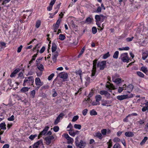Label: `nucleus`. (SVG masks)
<instances>
[{
	"instance_id": "1",
	"label": "nucleus",
	"mask_w": 148,
	"mask_h": 148,
	"mask_svg": "<svg viewBox=\"0 0 148 148\" xmlns=\"http://www.w3.org/2000/svg\"><path fill=\"white\" fill-rule=\"evenodd\" d=\"M79 139L78 137H77L75 138V145L77 147L79 148H84L86 146V142L82 140H81L79 142Z\"/></svg>"
},
{
	"instance_id": "2",
	"label": "nucleus",
	"mask_w": 148,
	"mask_h": 148,
	"mask_svg": "<svg viewBox=\"0 0 148 148\" xmlns=\"http://www.w3.org/2000/svg\"><path fill=\"white\" fill-rule=\"evenodd\" d=\"M34 79L33 76H31L28 77H25L23 81V86H26V84L27 83L31 84H32L34 82Z\"/></svg>"
},
{
	"instance_id": "3",
	"label": "nucleus",
	"mask_w": 148,
	"mask_h": 148,
	"mask_svg": "<svg viewBox=\"0 0 148 148\" xmlns=\"http://www.w3.org/2000/svg\"><path fill=\"white\" fill-rule=\"evenodd\" d=\"M119 59H121L122 61L123 62H128L129 59L128 57L127 53H125L121 54Z\"/></svg>"
},
{
	"instance_id": "4",
	"label": "nucleus",
	"mask_w": 148,
	"mask_h": 148,
	"mask_svg": "<svg viewBox=\"0 0 148 148\" xmlns=\"http://www.w3.org/2000/svg\"><path fill=\"white\" fill-rule=\"evenodd\" d=\"M107 17L102 14L99 15H96L95 16V18L96 20V23H99V22H103L104 21V19L107 18Z\"/></svg>"
},
{
	"instance_id": "5",
	"label": "nucleus",
	"mask_w": 148,
	"mask_h": 148,
	"mask_svg": "<svg viewBox=\"0 0 148 148\" xmlns=\"http://www.w3.org/2000/svg\"><path fill=\"white\" fill-rule=\"evenodd\" d=\"M97 59H95L93 61V67L92 69V74L91 75V76L92 77L95 75V73L96 72V64L97 63Z\"/></svg>"
},
{
	"instance_id": "6",
	"label": "nucleus",
	"mask_w": 148,
	"mask_h": 148,
	"mask_svg": "<svg viewBox=\"0 0 148 148\" xmlns=\"http://www.w3.org/2000/svg\"><path fill=\"white\" fill-rule=\"evenodd\" d=\"M49 128V127L48 126H45L43 130L40 133L38 136V138H39L42 135H46Z\"/></svg>"
},
{
	"instance_id": "7",
	"label": "nucleus",
	"mask_w": 148,
	"mask_h": 148,
	"mask_svg": "<svg viewBox=\"0 0 148 148\" xmlns=\"http://www.w3.org/2000/svg\"><path fill=\"white\" fill-rule=\"evenodd\" d=\"M54 137L53 136H49L46 137L45 140L46 141V143L47 145H49L51 143V140L53 139Z\"/></svg>"
},
{
	"instance_id": "8",
	"label": "nucleus",
	"mask_w": 148,
	"mask_h": 148,
	"mask_svg": "<svg viewBox=\"0 0 148 148\" xmlns=\"http://www.w3.org/2000/svg\"><path fill=\"white\" fill-rule=\"evenodd\" d=\"M58 76L60 77V78L63 79V81L64 82L65 81V79H66L68 77V75L67 73L62 72L59 73L58 74Z\"/></svg>"
},
{
	"instance_id": "9",
	"label": "nucleus",
	"mask_w": 148,
	"mask_h": 148,
	"mask_svg": "<svg viewBox=\"0 0 148 148\" xmlns=\"http://www.w3.org/2000/svg\"><path fill=\"white\" fill-rule=\"evenodd\" d=\"M128 98V95H119L116 97V98L120 101L126 99Z\"/></svg>"
},
{
	"instance_id": "10",
	"label": "nucleus",
	"mask_w": 148,
	"mask_h": 148,
	"mask_svg": "<svg viewBox=\"0 0 148 148\" xmlns=\"http://www.w3.org/2000/svg\"><path fill=\"white\" fill-rule=\"evenodd\" d=\"M100 70H103L105 68L106 64V61H103L100 62Z\"/></svg>"
},
{
	"instance_id": "11",
	"label": "nucleus",
	"mask_w": 148,
	"mask_h": 148,
	"mask_svg": "<svg viewBox=\"0 0 148 148\" xmlns=\"http://www.w3.org/2000/svg\"><path fill=\"white\" fill-rule=\"evenodd\" d=\"M35 81L36 86H41L43 84V83L41 82L40 79L38 77L36 78Z\"/></svg>"
},
{
	"instance_id": "12",
	"label": "nucleus",
	"mask_w": 148,
	"mask_h": 148,
	"mask_svg": "<svg viewBox=\"0 0 148 148\" xmlns=\"http://www.w3.org/2000/svg\"><path fill=\"white\" fill-rule=\"evenodd\" d=\"M111 101L109 100H106L103 101H102L101 105L103 106H111V105H108V104L111 103Z\"/></svg>"
},
{
	"instance_id": "13",
	"label": "nucleus",
	"mask_w": 148,
	"mask_h": 148,
	"mask_svg": "<svg viewBox=\"0 0 148 148\" xmlns=\"http://www.w3.org/2000/svg\"><path fill=\"white\" fill-rule=\"evenodd\" d=\"M42 141L41 140H39L37 142L35 143L33 145V148H38L39 145L42 144Z\"/></svg>"
},
{
	"instance_id": "14",
	"label": "nucleus",
	"mask_w": 148,
	"mask_h": 148,
	"mask_svg": "<svg viewBox=\"0 0 148 148\" xmlns=\"http://www.w3.org/2000/svg\"><path fill=\"white\" fill-rule=\"evenodd\" d=\"M53 56H52V60L54 62H56L57 60V58L58 56V53L57 51L54 53L53 54Z\"/></svg>"
},
{
	"instance_id": "15",
	"label": "nucleus",
	"mask_w": 148,
	"mask_h": 148,
	"mask_svg": "<svg viewBox=\"0 0 148 148\" xmlns=\"http://www.w3.org/2000/svg\"><path fill=\"white\" fill-rule=\"evenodd\" d=\"M148 56V51H146L145 52H143L142 53V58L143 60H145Z\"/></svg>"
},
{
	"instance_id": "16",
	"label": "nucleus",
	"mask_w": 148,
	"mask_h": 148,
	"mask_svg": "<svg viewBox=\"0 0 148 148\" xmlns=\"http://www.w3.org/2000/svg\"><path fill=\"white\" fill-rule=\"evenodd\" d=\"M134 86L132 84H129L127 86V88L129 90L127 92L130 93L132 91L134 88Z\"/></svg>"
},
{
	"instance_id": "17",
	"label": "nucleus",
	"mask_w": 148,
	"mask_h": 148,
	"mask_svg": "<svg viewBox=\"0 0 148 148\" xmlns=\"http://www.w3.org/2000/svg\"><path fill=\"white\" fill-rule=\"evenodd\" d=\"M125 134L126 136L128 137H132L134 136L133 133L131 132H126Z\"/></svg>"
},
{
	"instance_id": "18",
	"label": "nucleus",
	"mask_w": 148,
	"mask_h": 148,
	"mask_svg": "<svg viewBox=\"0 0 148 148\" xmlns=\"http://www.w3.org/2000/svg\"><path fill=\"white\" fill-rule=\"evenodd\" d=\"M30 88H28L26 87H23L20 90V91L23 93H25L29 90V89H30Z\"/></svg>"
},
{
	"instance_id": "19",
	"label": "nucleus",
	"mask_w": 148,
	"mask_h": 148,
	"mask_svg": "<svg viewBox=\"0 0 148 148\" xmlns=\"http://www.w3.org/2000/svg\"><path fill=\"white\" fill-rule=\"evenodd\" d=\"M57 49V45L54 42L52 43L51 51L52 53L54 52Z\"/></svg>"
},
{
	"instance_id": "20",
	"label": "nucleus",
	"mask_w": 148,
	"mask_h": 148,
	"mask_svg": "<svg viewBox=\"0 0 148 148\" xmlns=\"http://www.w3.org/2000/svg\"><path fill=\"white\" fill-rule=\"evenodd\" d=\"M95 136L97 138H99V139L101 140L103 137L101 133L100 132H97L95 134Z\"/></svg>"
},
{
	"instance_id": "21",
	"label": "nucleus",
	"mask_w": 148,
	"mask_h": 148,
	"mask_svg": "<svg viewBox=\"0 0 148 148\" xmlns=\"http://www.w3.org/2000/svg\"><path fill=\"white\" fill-rule=\"evenodd\" d=\"M112 80L113 82L116 83L117 84H120L121 82V79L119 78L116 79L114 80L112 78Z\"/></svg>"
},
{
	"instance_id": "22",
	"label": "nucleus",
	"mask_w": 148,
	"mask_h": 148,
	"mask_svg": "<svg viewBox=\"0 0 148 148\" xmlns=\"http://www.w3.org/2000/svg\"><path fill=\"white\" fill-rule=\"evenodd\" d=\"M141 70L143 72L146 74H147V73L148 72V70L147 67L144 66L142 67L141 68Z\"/></svg>"
},
{
	"instance_id": "23",
	"label": "nucleus",
	"mask_w": 148,
	"mask_h": 148,
	"mask_svg": "<svg viewBox=\"0 0 148 148\" xmlns=\"http://www.w3.org/2000/svg\"><path fill=\"white\" fill-rule=\"evenodd\" d=\"M36 66L40 71H42L44 70V67L42 64H40V65H37Z\"/></svg>"
},
{
	"instance_id": "24",
	"label": "nucleus",
	"mask_w": 148,
	"mask_h": 148,
	"mask_svg": "<svg viewBox=\"0 0 148 148\" xmlns=\"http://www.w3.org/2000/svg\"><path fill=\"white\" fill-rule=\"evenodd\" d=\"M95 98L96 101L99 103H100L99 101L101 99L102 97L100 95H98L96 96Z\"/></svg>"
},
{
	"instance_id": "25",
	"label": "nucleus",
	"mask_w": 148,
	"mask_h": 148,
	"mask_svg": "<svg viewBox=\"0 0 148 148\" xmlns=\"http://www.w3.org/2000/svg\"><path fill=\"white\" fill-rule=\"evenodd\" d=\"M148 137L147 136L145 137L143 139L140 143V145L141 146L145 144V142L146 141Z\"/></svg>"
},
{
	"instance_id": "26",
	"label": "nucleus",
	"mask_w": 148,
	"mask_h": 148,
	"mask_svg": "<svg viewBox=\"0 0 148 148\" xmlns=\"http://www.w3.org/2000/svg\"><path fill=\"white\" fill-rule=\"evenodd\" d=\"M92 22V20L90 18L87 17L84 22L85 23H87L88 24H90Z\"/></svg>"
},
{
	"instance_id": "27",
	"label": "nucleus",
	"mask_w": 148,
	"mask_h": 148,
	"mask_svg": "<svg viewBox=\"0 0 148 148\" xmlns=\"http://www.w3.org/2000/svg\"><path fill=\"white\" fill-rule=\"evenodd\" d=\"M5 126L6 125L4 122L1 123L0 124V127L1 129L5 130L6 129Z\"/></svg>"
},
{
	"instance_id": "28",
	"label": "nucleus",
	"mask_w": 148,
	"mask_h": 148,
	"mask_svg": "<svg viewBox=\"0 0 148 148\" xmlns=\"http://www.w3.org/2000/svg\"><path fill=\"white\" fill-rule=\"evenodd\" d=\"M90 113L91 115H96L97 114V112L94 109L90 110Z\"/></svg>"
},
{
	"instance_id": "29",
	"label": "nucleus",
	"mask_w": 148,
	"mask_h": 148,
	"mask_svg": "<svg viewBox=\"0 0 148 148\" xmlns=\"http://www.w3.org/2000/svg\"><path fill=\"white\" fill-rule=\"evenodd\" d=\"M107 130L106 129H104L101 130V134L103 135V136H105L107 134Z\"/></svg>"
},
{
	"instance_id": "30",
	"label": "nucleus",
	"mask_w": 148,
	"mask_h": 148,
	"mask_svg": "<svg viewBox=\"0 0 148 148\" xmlns=\"http://www.w3.org/2000/svg\"><path fill=\"white\" fill-rule=\"evenodd\" d=\"M36 94V91L35 90H33L30 91V96L32 98H34L35 97V95Z\"/></svg>"
},
{
	"instance_id": "31",
	"label": "nucleus",
	"mask_w": 148,
	"mask_h": 148,
	"mask_svg": "<svg viewBox=\"0 0 148 148\" xmlns=\"http://www.w3.org/2000/svg\"><path fill=\"white\" fill-rule=\"evenodd\" d=\"M76 73L77 75H79L80 77V79H82V71L81 70H79L76 71Z\"/></svg>"
},
{
	"instance_id": "32",
	"label": "nucleus",
	"mask_w": 148,
	"mask_h": 148,
	"mask_svg": "<svg viewBox=\"0 0 148 148\" xmlns=\"http://www.w3.org/2000/svg\"><path fill=\"white\" fill-rule=\"evenodd\" d=\"M119 52L118 51H116L115 52L113 56V58L115 59H117L118 57Z\"/></svg>"
},
{
	"instance_id": "33",
	"label": "nucleus",
	"mask_w": 148,
	"mask_h": 148,
	"mask_svg": "<svg viewBox=\"0 0 148 148\" xmlns=\"http://www.w3.org/2000/svg\"><path fill=\"white\" fill-rule=\"evenodd\" d=\"M69 131V134L72 136H75L74 131H73L72 130H68Z\"/></svg>"
},
{
	"instance_id": "34",
	"label": "nucleus",
	"mask_w": 148,
	"mask_h": 148,
	"mask_svg": "<svg viewBox=\"0 0 148 148\" xmlns=\"http://www.w3.org/2000/svg\"><path fill=\"white\" fill-rule=\"evenodd\" d=\"M65 38V36L62 34H60L59 36V39L61 40H64Z\"/></svg>"
},
{
	"instance_id": "35",
	"label": "nucleus",
	"mask_w": 148,
	"mask_h": 148,
	"mask_svg": "<svg viewBox=\"0 0 148 148\" xmlns=\"http://www.w3.org/2000/svg\"><path fill=\"white\" fill-rule=\"evenodd\" d=\"M110 56L109 52H108L104 54L103 56V58L104 59H106L109 57Z\"/></svg>"
},
{
	"instance_id": "36",
	"label": "nucleus",
	"mask_w": 148,
	"mask_h": 148,
	"mask_svg": "<svg viewBox=\"0 0 148 148\" xmlns=\"http://www.w3.org/2000/svg\"><path fill=\"white\" fill-rule=\"evenodd\" d=\"M10 1V0H0V3L1 2H3L2 4L3 5H4V4L9 2Z\"/></svg>"
},
{
	"instance_id": "37",
	"label": "nucleus",
	"mask_w": 148,
	"mask_h": 148,
	"mask_svg": "<svg viewBox=\"0 0 148 148\" xmlns=\"http://www.w3.org/2000/svg\"><path fill=\"white\" fill-rule=\"evenodd\" d=\"M67 140H68V143L69 144H72L73 143V138L71 137H70Z\"/></svg>"
},
{
	"instance_id": "38",
	"label": "nucleus",
	"mask_w": 148,
	"mask_h": 148,
	"mask_svg": "<svg viewBox=\"0 0 148 148\" xmlns=\"http://www.w3.org/2000/svg\"><path fill=\"white\" fill-rule=\"evenodd\" d=\"M137 74L139 76L141 77H143L144 76V74L143 73L140 71L137 72Z\"/></svg>"
},
{
	"instance_id": "39",
	"label": "nucleus",
	"mask_w": 148,
	"mask_h": 148,
	"mask_svg": "<svg viewBox=\"0 0 148 148\" xmlns=\"http://www.w3.org/2000/svg\"><path fill=\"white\" fill-rule=\"evenodd\" d=\"M37 136V135L36 134H35L34 135H31L29 137V138L30 139L32 140H34L35 138Z\"/></svg>"
},
{
	"instance_id": "40",
	"label": "nucleus",
	"mask_w": 148,
	"mask_h": 148,
	"mask_svg": "<svg viewBox=\"0 0 148 148\" xmlns=\"http://www.w3.org/2000/svg\"><path fill=\"white\" fill-rule=\"evenodd\" d=\"M92 32L93 34H95L97 32V28L95 27H93L92 28Z\"/></svg>"
},
{
	"instance_id": "41",
	"label": "nucleus",
	"mask_w": 148,
	"mask_h": 148,
	"mask_svg": "<svg viewBox=\"0 0 148 148\" xmlns=\"http://www.w3.org/2000/svg\"><path fill=\"white\" fill-rule=\"evenodd\" d=\"M74 127L75 129L80 130L81 127V126L80 125L75 124L74 125Z\"/></svg>"
},
{
	"instance_id": "42",
	"label": "nucleus",
	"mask_w": 148,
	"mask_h": 148,
	"mask_svg": "<svg viewBox=\"0 0 148 148\" xmlns=\"http://www.w3.org/2000/svg\"><path fill=\"white\" fill-rule=\"evenodd\" d=\"M41 22L40 20L37 21L36 23V28H38L40 25Z\"/></svg>"
},
{
	"instance_id": "43",
	"label": "nucleus",
	"mask_w": 148,
	"mask_h": 148,
	"mask_svg": "<svg viewBox=\"0 0 148 148\" xmlns=\"http://www.w3.org/2000/svg\"><path fill=\"white\" fill-rule=\"evenodd\" d=\"M49 87V86L47 84H46L42 86L41 87L42 90L46 89H48Z\"/></svg>"
},
{
	"instance_id": "44",
	"label": "nucleus",
	"mask_w": 148,
	"mask_h": 148,
	"mask_svg": "<svg viewBox=\"0 0 148 148\" xmlns=\"http://www.w3.org/2000/svg\"><path fill=\"white\" fill-rule=\"evenodd\" d=\"M107 144H108V148H111L112 146V142L111 139L109 140V141L107 142Z\"/></svg>"
},
{
	"instance_id": "45",
	"label": "nucleus",
	"mask_w": 148,
	"mask_h": 148,
	"mask_svg": "<svg viewBox=\"0 0 148 148\" xmlns=\"http://www.w3.org/2000/svg\"><path fill=\"white\" fill-rule=\"evenodd\" d=\"M78 118H79V116H78L76 115V116H74L73 117V118L72 120V121L73 122H75V121H77L78 119Z\"/></svg>"
},
{
	"instance_id": "46",
	"label": "nucleus",
	"mask_w": 148,
	"mask_h": 148,
	"mask_svg": "<svg viewBox=\"0 0 148 148\" xmlns=\"http://www.w3.org/2000/svg\"><path fill=\"white\" fill-rule=\"evenodd\" d=\"M53 129L55 132H57L58 131L59 128L58 126H56L53 127Z\"/></svg>"
},
{
	"instance_id": "47",
	"label": "nucleus",
	"mask_w": 148,
	"mask_h": 148,
	"mask_svg": "<svg viewBox=\"0 0 148 148\" xmlns=\"http://www.w3.org/2000/svg\"><path fill=\"white\" fill-rule=\"evenodd\" d=\"M85 50V47H83V48L82 49L81 51L80 52V53H79L78 57H79L80 56H81L84 53Z\"/></svg>"
},
{
	"instance_id": "48",
	"label": "nucleus",
	"mask_w": 148,
	"mask_h": 148,
	"mask_svg": "<svg viewBox=\"0 0 148 148\" xmlns=\"http://www.w3.org/2000/svg\"><path fill=\"white\" fill-rule=\"evenodd\" d=\"M54 76V73H52L48 77V80H51Z\"/></svg>"
},
{
	"instance_id": "49",
	"label": "nucleus",
	"mask_w": 148,
	"mask_h": 148,
	"mask_svg": "<svg viewBox=\"0 0 148 148\" xmlns=\"http://www.w3.org/2000/svg\"><path fill=\"white\" fill-rule=\"evenodd\" d=\"M38 50L37 53L36 54H34L32 56V60H35V59H36V57L38 55Z\"/></svg>"
},
{
	"instance_id": "50",
	"label": "nucleus",
	"mask_w": 148,
	"mask_h": 148,
	"mask_svg": "<svg viewBox=\"0 0 148 148\" xmlns=\"http://www.w3.org/2000/svg\"><path fill=\"white\" fill-rule=\"evenodd\" d=\"M107 91L105 90H101L100 92V94L101 95H105L106 94Z\"/></svg>"
},
{
	"instance_id": "51",
	"label": "nucleus",
	"mask_w": 148,
	"mask_h": 148,
	"mask_svg": "<svg viewBox=\"0 0 148 148\" xmlns=\"http://www.w3.org/2000/svg\"><path fill=\"white\" fill-rule=\"evenodd\" d=\"M92 106H96L100 105V103L98 102L96 100V101L92 102Z\"/></svg>"
},
{
	"instance_id": "52",
	"label": "nucleus",
	"mask_w": 148,
	"mask_h": 148,
	"mask_svg": "<svg viewBox=\"0 0 148 148\" xmlns=\"http://www.w3.org/2000/svg\"><path fill=\"white\" fill-rule=\"evenodd\" d=\"M101 11V8L99 6L97 7V9L96 11V12L98 13H100Z\"/></svg>"
},
{
	"instance_id": "53",
	"label": "nucleus",
	"mask_w": 148,
	"mask_h": 148,
	"mask_svg": "<svg viewBox=\"0 0 148 148\" xmlns=\"http://www.w3.org/2000/svg\"><path fill=\"white\" fill-rule=\"evenodd\" d=\"M113 148H121V145L119 143H116L114 145Z\"/></svg>"
},
{
	"instance_id": "54",
	"label": "nucleus",
	"mask_w": 148,
	"mask_h": 148,
	"mask_svg": "<svg viewBox=\"0 0 148 148\" xmlns=\"http://www.w3.org/2000/svg\"><path fill=\"white\" fill-rule=\"evenodd\" d=\"M96 24L99 27L98 28L99 30H100L101 31L103 30V28L101 27V24L99 23H96Z\"/></svg>"
},
{
	"instance_id": "55",
	"label": "nucleus",
	"mask_w": 148,
	"mask_h": 148,
	"mask_svg": "<svg viewBox=\"0 0 148 148\" xmlns=\"http://www.w3.org/2000/svg\"><path fill=\"white\" fill-rule=\"evenodd\" d=\"M113 140L114 142H118L120 141V139L119 138L116 137Z\"/></svg>"
},
{
	"instance_id": "56",
	"label": "nucleus",
	"mask_w": 148,
	"mask_h": 148,
	"mask_svg": "<svg viewBox=\"0 0 148 148\" xmlns=\"http://www.w3.org/2000/svg\"><path fill=\"white\" fill-rule=\"evenodd\" d=\"M140 125H142L145 123V121L143 120L140 119L139 120L137 121Z\"/></svg>"
},
{
	"instance_id": "57",
	"label": "nucleus",
	"mask_w": 148,
	"mask_h": 148,
	"mask_svg": "<svg viewBox=\"0 0 148 148\" xmlns=\"http://www.w3.org/2000/svg\"><path fill=\"white\" fill-rule=\"evenodd\" d=\"M134 38V37L133 36L131 38H126V40L127 42H130L132 41Z\"/></svg>"
},
{
	"instance_id": "58",
	"label": "nucleus",
	"mask_w": 148,
	"mask_h": 148,
	"mask_svg": "<svg viewBox=\"0 0 148 148\" xmlns=\"http://www.w3.org/2000/svg\"><path fill=\"white\" fill-rule=\"evenodd\" d=\"M90 79L89 77H87L86 78V81H87V82H86L85 83V85H86V86H87V85H88L89 83L90 82Z\"/></svg>"
},
{
	"instance_id": "59",
	"label": "nucleus",
	"mask_w": 148,
	"mask_h": 148,
	"mask_svg": "<svg viewBox=\"0 0 148 148\" xmlns=\"http://www.w3.org/2000/svg\"><path fill=\"white\" fill-rule=\"evenodd\" d=\"M88 110L87 109H84L82 111V113L83 114L84 116H85L86 115L87 113L88 112Z\"/></svg>"
},
{
	"instance_id": "60",
	"label": "nucleus",
	"mask_w": 148,
	"mask_h": 148,
	"mask_svg": "<svg viewBox=\"0 0 148 148\" xmlns=\"http://www.w3.org/2000/svg\"><path fill=\"white\" fill-rule=\"evenodd\" d=\"M14 119V116L13 115H12L11 117L8 119V120L9 121H13Z\"/></svg>"
},
{
	"instance_id": "61",
	"label": "nucleus",
	"mask_w": 148,
	"mask_h": 148,
	"mask_svg": "<svg viewBox=\"0 0 148 148\" xmlns=\"http://www.w3.org/2000/svg\"><path fill=\"white\" fill-rule=\"evenodd\" d=\"M60 119L58 117H57V119H56V120H55V121L54 122V125H56L57 124H58V123L60 121Z\"/></svg>"
},
{
	"instance_id": "62",
	"label": "nucleus",
	"mask_w": 148,
	"mask_h": 148,
	"mask_svg": "<svg viewBox=\"0 0 148 148\" xmlns=\"http://www.w3.org/2000/svg\"><path fill=\"white\" fill-rule=\"evenodd\" d=\"M23 75V74L22 72H20L18 74V77L17 78H19V77H21V78H24Z\"/></svg>"
},
{
	"instance_id": "63",
	"label": "nucleus",
	"mask_w": 148,
	"mask_h": 148,
	"mask_svg": "<svg viewBox=\"0 0 148 148\" xmlns=\"http://www.w3.org/2000/svg\"><path fill=\"white\" fill-rule=\"evenodd\" d=\"M12 80L11 79H10L8 80V84L10 86H13V85L12 84Z\"/></svg>"
},
{
	"instance_id": "64",
	"label": "nucleus",
	"mask_w": 148,
	"mask_h": 148,
	"mask_svg": "<svg viewBox=\"0 0 148 148\" xmlns=\"http://www.w3.org/2000/svg\"><path fill=\"white\" fill-rule=\"evenodd\" d=\"M22 47V45H21L20 47L18 48V49L17 50V52L18 53H20L21 52Z\"/></svg>"
}]
</instances>
